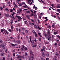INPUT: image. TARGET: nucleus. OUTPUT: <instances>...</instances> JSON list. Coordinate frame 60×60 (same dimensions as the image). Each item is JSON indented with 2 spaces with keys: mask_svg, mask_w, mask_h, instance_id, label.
Segmentation results:
<instances>
[{
  "mask_svg": "<svg viewBox=\"0 0 60 60\" xmlns=\"http://www.w3.org/2000/svg\"><path fill=\"white\" fill-rule=\"evenodd\" d=\"M19 32H20L21 31V30L20 29H19Z\"/></svg>",
  "mask_w": 60,
  "mask_h": 60,
  "instance_id": "nucleus-42",
  "label": "nucleus"
},
{
  "mask_svg": "<svg viewBox=\"0 0 60 60\" xmlns=\"http://www.w3.org/2000/svg\"><path fill=\"white\" fill-rule=\"evenodd\" d=\"M3 9V8L2 7H0V10H2Z\"/></svg>",
  "mask_w": 60,
  "mask_h": 60,
  "instance_id": "nucleus-43",
  "label": "nucleus"
},
{
  "mask_svg": "<svg viewBox=\"0 0 60 60\" xmlns=\"http://www.w3.org/2000/svg\"><path fill=\"white\" fill-rule=\"evenodd\" d=\"M22 29L23 30V31H24L25 29H24V28H22Z\"/></svg>",
  "mask_w": 60,
  "mask_h": 60,
  "instance_id": "nucleus-64",
  "label": "nucleus"
},
{
  "mask_svg": "<svg viewBox=\"0 0 60 60\" xmlns=\"http://www.w3.org/2000/svg\"><path fill=\"white\" fill-rule=\"evenodd\" d=\"M5 10L6 11H8V9L7 8H6L5 9Z\"/></svg>",
  "mask_w": 60,
  "mask_h": 60,
  "instance_id": "nucleus-58",
  "label": "nucleus"
},
{
  "mask_svg": "<svg viewBox=\"0 0 60 60\" xmlns=\"http://www.w3.org/2000/svg\"><path fill=\"white\" fill-rule=\"evenodd\" d=\"M10 11L11 12H12V11H13V10L12 9H10Z\"/></svg>",
  "mask_w": 60,
  "mask_h": 60,
  "instance_id": "nucleus-29",
  "label": "nucleus"
},
{
  "mask_svg": "<svg viewBox=\"0 0 60 60\" xmlns=\"http://www.w3.org/2000/svg\"><path fill=\"white\" fill-rule=\"evenodd\" d=\"M46 38L49 41H50L51 40V37L49 36H47L46 37Z\"/></svg>",
  "mask_w": 60,
  "mask_h": 60,
  "instance_id": "nucleus-3",
  "label": "nucleus"
},
{
  "mask_svg": "<svg viewBox=\"0 0 60 60\" xmlns=\"http://www.w3.org/2000/svg\"><path fill=\"white\" fill-rule=\"evenodd\" d=\"M10 38L11 39H12V40L14 39V38H12L11 37H10Z\"/></svg>",
  "mask_w": 60,
  "mask_h": 60,
  "instance_id": "nucleus-55",
  "label": "nucleus"
},
{
  "mask_svg": "<svg viewBox=\"0 0 60 60\" xmlns=\"http://www.w3.org/2000/svg\"><path fill=\"white\" fill-rule=\"evenodd\" d=\"M56 57H55L54 58H53V60H57V59H56Z\"/></svg>",
  "mask_w": 60,
  "mask_h": 60,
  "instance_id": "nucleus-15",
  "label": "nucleus"
},
{
  "mask_svg": "<svg viewBox=\"0 0 60 60\" xmlns=\"http://www.w3.org/2000/svg\"><path fill=\"white\" fill-rule=\"evenodd\" d=\"M39 41H41V38H39Z\"/></svg>",
  "mask_w": 60,
  "mask_h": 60,
  "instance_id": "nucleus-63",
  "label": "nucleus"
},
{
  "mask_svg": "<svg viewBox=\"0 0 60 60\" xmlns=\"http://www.w3.org/2000/svg\"><path fill=\"white\" fill-rule=\"evenodd\" d=\"M48 27H49V28L50 29V28H51V26L50 25H49L48 26Z\"/></svg>",
  "mask_w": 60,
  "mask_h": 60,
  "instance_id": "nucleus-36",
  "label": "nucleus"
},
{
  "mask_svg": "<svg viewBox=\"0 0 60 60\" xmlns=\"http://www.w3.org/2000/svg\"><path fill=\"white\" fill-rule=\"evenodd\" d=\"M13 4L15 5V6H17V5H16V4H15V2H14Z\"/></svg>",
  "mask_w": 60,
  "mask_h": 60,
  "instance_id": "nucleus-44",
  "label": "nucleus"
},
{
  "mask_svg": "<svg viewBox=\"0 0 60 60\" xmlns=\"http://www.w3.org/2000/svg\"><path fill=\"white\" fill-rule=\"evenodd\" d=\"M49 43V42H45V44H48Z\"/></svg>",
  "mask_w": 60,
  "mask_h": 60,
  "instance_id": "nucleus-60",
  "label": "nucleus"
},
{
  "mask_svg": "<svg viewBox=\"0 0 60 60\" xmlns=\"http://www.w3.org/2000/svg\"><path fill=\"white\" fill-rule=\"evenodd\" d=\"M43 51H44V50H43V49H41V51H42V52H43Z\"/></svg>",
  "mask_w": 60,
  "mask_h": 60,
  "instance_id": "nucleus-61",
  "label": "nucleus"
},
{
  "mask_svg": "<svg viewBox=\"0 0 60 60\" xmlns=\"http://www.w3.org/2000/svg\"><path fill=\"white\" fill-rule=\"evenodd\" d=\"M18 45V44H14V46H15V47H16V46H17V45Z\"/></svg>",
  "mask_w": 60,
  "mask_h": 60,
  "instance_id": "nucleus-54",
  "label": "nucleus"
},
{
  "mask_svg": "<svg viewBox=\"0 0 60 60\" xmlns=\"http://www.w3.org/2000/svg\"><path fill=\"white\" fill-rule=\"evenodd\" d=\"M5 32H6V34H8V31L6 30V31Z\"/></svg>",
  "mask_w": 60,
  "mask_h": 60,
  "instance_id": "nucleus-53",
  "label": "nucleus"
},
{
  "mask_svg": "<svg viewBox=\"0 0 60 60\" xmlns=\"http://www.w3.org/2000/svg\"><path fill=\"white\" fill-rule=\"evenodd\" d=\"M31 38H32V37H31V36H30V42H31Z\"/></svg>",
  "mask_w": 60,
  "mask_h": 60,
  "instance_id": "nucleus-18",
  "label": "nucleus"
},
{
  "mask_svg": "<svg viewBox=\"0 0 60 60\" xmlns=\"http://www.w3.org/2000/svg\"><path fill=\"white\" fill-rule=\"evenodd\" d=\"M34 40H32L31 43H32V45H33V44H34Z\"/></svg>",
  "mask_w": 60,
  "mask_h": 60,
  "instance_id": "nucleus-11",
  "label": "nucleus"
},
{
  "mask_svg": "<svg viewBox=\"0 0 60 60\" xmlns=\"http://www.w3.org/2000/svg\"><path fill=\"white\" fill-rule=\"evenodd\" d=\"M3 48L4 49H5V46H3Z\"/></svg>",
  "mask_w": 60,
  "mask_h": 60,
  "instance_id": "nucleus-49",
  "label": "nucleus"
},
{
  "mask_svg": "<svg viewBox=\"0 0 60 60\" xmlns=\"http://www.w3.org/2000/svg\"><path fill=\"white\" fill-rule=\"evenodd\" d=\"M5 16L7 17V18H9L10 15L9 14H6L5 15Z\"/></svg>",
  "mask_w": 60,
  "mask_h": 60,
  "instance_id": "nucleus-6",
  "label": "nucleus"
},
{
  "mask_svg": "<svg viewBox=\"0 0 60 60\" xmlns=\"http://www.w3.org/2000/svg\"><path fill=\"white\" fill-rule=\"evenodd\" d=\"M24 49H25V50H27V48H26V47H25Z\"/></svg>",
  "mask_w": 60,
  "mask_h": 60,
  "instance_id": "nucleus-59",
  "label": "nucleus"
},
{
  "mask_svg": "<svg viewBox=\"0 0 60 60\" xmlns=\"http://www.w3.org/2000/svg\"><path fill=\"white\" fill-rule=\"evenodd\" d=\"M25 56H27V53L26 52L25 53Z\"/></svg>",
  "mask_w": 60,
  "mask_h": 60,
  "instance_id": "nucleus-27",
  "label": "nucleus"
},
{
  "mask_svg": "<svg viewBox=\"0 0 60 60\" xmlns=\"http://www.w3.org/2000/svg\"><path fill=\"white\" fill-rule=\"evenodd\" d=\"M35 6L34 5L33 6V9H34V8H35Z\"/></svg>",
  "mask_w": 60,
  "mask_h": 60,
  "instance_id": "nucleus-46",
  "label": "nucleus"
},
{
  "mask_svg": "<svg viewBox=\"0 0 60 60\" xmlns=\"http://www.w3.org/2000/svg\"><path fill=\"white\" fill-rule=\"evenodd\" d=\"M22 4H25V2H23L22 3Z\"/></svg>",
  "mask_w": 60,
  "mask_h": 60,
  "instance_id": "nucleus-56",
  "label": "nucleus"
},
{
  "mask_svg": "<svg viewBox=\"0 0 60 60\" xmlns=\"http://www.w3.org/2000/svg\"><path fill=\"white\" fill-rule=\"evenodd\" d=\"M55 55L57 56H58V53H57V52H56V53Z\"/></svg>",
  "mask_w": 60,
  "mask_h": 60,
  "instance_id": "nucleus-22",
  "label": "nucleus"
},
{
  "mask_svg": "<svg viewBox=\"0 0 60 60\" xmlns=\"http://www.w3.org/2000/svg\"><path fill=\"white\" fill-rule=\"evenodd\" d=\"M48 50H50L51 49H50V47H49L48 48Z\"/></svg>",
  "mask_w": 60,
  "mask_h": 60,
  "instance_id": "nucleus-37",
  "label": "nucleus"
},
{
  "mask_svg": "<svg viewBox=\"0 0 60 60\" xmlns=\"http://www.w3.org/2000/svg\"><path fill=\"white\" fill-rule=\"evenodd\" d=\"M57 37H58V38H60V36H59V35H57L56 36Z\"/></svg>",
  "mask_w": 60,
  "mask_h": 60,
  "instance_id": "nucleus-23",
  "label": "nucleus"
},
{
  "mask_svg": "<svg viewBox=\"0 0 60 60\" xmlns=\"http://www.w3.org/2000/svg\"><path fill=\"white\" fill-rule=\"evenodd\" d=\"M0 47H3L4 46V45L3 44H1L0 45Z\"/></svg>",
  "mask_w": 60,
  "mask_h": 60,
  "instance_id": "nucleus-32",
  "label": "nucleus"
},
{
  "mask_svg": "<svg viewBox=\"0 0 60 60\" xmlns=\"http://www.w3.org/2000/svg\"><path fill=\"white\" fill-rule=\"evenodd\" d=\"M32 24L33 25V26H34V24L33 23H30V25H31Z\"/></svg>",
  "mask_w": 60,
  "mask_h": 60,
  "instance_id": "nucleus-47",
  "label": "nucleus"
},
{
  "mask_svg": "<svg viewBox=\"0 0 60 60\" xmlns=\"http://www.w3.org/2000/svg\"><path fill=\"white\" fill-rule=\"evenodd\" d=\"M1 56H4V54L3 53H2L1 54Z\"/></svg>",
  "mask_w": 60,
  "mask_h": 60,
  "instance_id": "nucleus-26",
  "label": "nucleus"
},
{
  "mask_svg": "<svg viewBox=\"0 0 60 60\" xmlns=\"http://www.w3.org/2000/svg\"><path fill=\"white\" fill-rule=\"evenodd\" d=\"M57 32H55L54 33V34H55V35H56V34H57Z\"/></svg>",
  "mask_w": 60,
  "mask_h": 60,
  "instance_id": "nucleus-28",
  "label": "nucleus"
},
{
  "mask_svg": "<svg viewBox=\"0 0 60 60\" xmlns=\"http://www.w3.org/2000/svg\"><path fill=\"white\" fill-rule=\"evenodd\" d=\"M32 32L33 33H34V34H36V32H35V31H34V30H33V31H32Z\"/></svg>",
  "mask_w": 60,
  "mask_h": 60,
  "instance_id": "nucleus-20",
  "label": "nucleus"
},
{
  "mask_svg": "<svg viewBox=\"0 0 60 60\" xmlns=\"http://www.w3.org/2000/svg\"><path fill=\"white\" fill-rule=\"evenodd\" d=\"M25 8H27V6L26 4H25Z\"/></svg>",
  "mask_w": 60,
  "mask_h": 60,
  "instance_id": "nucleus-52",
  "label": "nucleus"
},
{
  "mask_svg": "<svg viewBox=\"0 0 60 60\" xmlns=\"http://www.w3.org/2000/svg\"><path fill=\"white\" fill-rule=\"evenodd\" d=\"M50 30H49L47 32V33H48V35H49V36H50V35H49V34H50Z\"/></svg>",
  "mask_w": 60,
  "mask_h": 60,
  "instance_id": "nucleus-9",
  "label": "nucleus"
},
{
  "mask_svg": "<svg viewBox=\"0 0 60 60\" xmlns=\"http://www.w3.org/2000/svg\"><path fill=\"white\" fill-rule=\"evenodd\" d=\"M13 25H12L11 26V29L13 30Z\"/></svg>",
  "mask_w": 60,
  "mask_h": 60,
  "instance_id": "nucleus-19",
  "label": "nucleus"
},
{
  "mask_svg": "<svg viewBox=\"0 0 60 60\" xmlns=\"http://www.w3.org/2000/svg\"><path fill=\"white\" fill-rule=\"evenodd\" d=\"M30 11H28L26 12V13H30Z\"/></svg>",
  "mask_w": 60,
  "mask_h": 60,
  "instance_id": "nucleus-34",
  "label": "nucleus"
},
{
  "mask_svg": "<svg viewBox=\"0 0 60 60\" xmlns=\"http://www.w3.org/2000/svg\"><path fill=\"white\" fill-rule=\"evenodd\" d=\"M42 55L43 57H45V54H44V52H42Z\"/></svg>",
  "mask_w": 60,
  "mask_h": 60,
  "instance_id": "nucleus-10",
  "label": "nucleus"
},
{
  "mask_svg": "<svg viewBox=\"0 0 60 60\" xmlns=\"http://www.w3.org/2000/svg\"><path fill=\"white\" fill-rule=\"evenodd\" d=\"M22 18L23 19V20H26V18H25L24 17H23Z\"/></svg>",
  "mask_w": 60,
  "mask_h": 60,
  "instance_id": "nucleus-38",
  "label": "nucleus"
},
{
  "mask_svg": "<svg viewBox=\"0 0 60 60\" xmlns=\"http://www.w3.org/2000/svg\"><path fill=\"white\" fill-rule=\"evenodd\" d=\"M18 53H19V55H21V53L20 52H19Z\"/></svg>",
  "mask_w": 60,
  "mask_h": 60,
  "instance_id": "nucleus-62",
  "label": "nucleus"
},
{
  "mask_svg": "<svg viewBox=\"0 0 60 60\" xmlns=\"http://www.w3.org/2000/svg\"><path fill=\"white\" fill-rule=\"evenodd\" d=\"M8 31H9V32H11V30L10 29H8Z\"/></svg>",
  "mask_w": 60,
  "mask_h": 60,
  "instance_id": "nucleus-35",
  "label": "nucleus"
},
{
  "mask_svg": "<svg viewBox=\"0 0 60 60\" xmlns=\"http://www.w3.org/2000/svg\"><path fill=\"white\" fill-rule=\"evenodd\" d=\"M52 27H53V28H54L55 27V24H53L52 25Z\"/></svg>",
  "mask_w": 60,
  "mask_h": 60,
  "instance_id": "nucleus-41",
  "label": "nucleus"
},
{
  "mask_svg": "<svg viewBox=\"0 0 60 60\" xmlns=\"http://www.w3.org/2000/svg\"><path fill=\"white\" fill-rule=\"evenodd\" d=\"M57 43H56L54 44V45L55 46H57Z\"/></svg>",
  "mask_w": 60,
  "mask_h": 60,
  "instance_id": "nucleus-48",
  "label": "nucleus"
},
{
  "mask_svg": "<svg viewBox=\"0 0 60 60\" xmlns=\"http://www.w3.org/2000/svg\"><path fill=\"white\" fill-rule=\"evenodd\" d=\"M46 56L47 57H49V55L48 54H46Z\"/></svg>",
  "mask_w": 60,
  "mask_h": 60,
  "instance_id": "nucleus-33",
  "label": "nucleus"
},
{
  "mask_svg": "<svg viewBox=\"0 0 60 60\" xmlns=\"http://www.w3.org/2000/svg\"><path fill=\"white\" fill-rule=\"evenodd\" d=\"M25 32H26V33H28V32L27 30H25Z\"/></svg>",
  "mask_w": 60,
  "mask_h": 60,
  "instance_id": "nucleus-40",
  "label": "nucleus"
},
{
  "mask_svg": "<svg viewBox=\"0 0 60 60\" xmlns=\"http://www.w3.org/2000/svg\"><path fill=\"white\" fill-rule=\"evenodd\" d=\"M30 53L31 55H32V56H34V54L33 53V52L32 51H30Z\"/></svg>",
  "mask_w": 60,
  "mask_h": 60,
  "instance_id": "nucleus-8",
  "label": "nucleus"
},
{
  "mask_svg": "<svg viewBox=\"0 0 60 60\" xmlns=\"http://www.w3.org/2000/svg\"><path fill=\"white\" fill-rule=\"evenodd\" d=\"M1 31L2 33H3V32H4V33H5V34H6L5 33V32L6 30H5L4 28L3 29H2L1 30Z\"/></svg>",
  "mask_w": 60,
  "mask_h": 60,
  "instance_id": "nucleus-1",
  "label": "nucleus"
},
{
  "mask_svg": "<svg viewBox=\"0 0 60 60\" xmlns=\"http://www.w3.org/2000/svg\"><path fill=\"white\" fill-rule=\"evenodd\" d=\"M27 21H26V20L24 21V23L26 24H27Z\"/></svg>",
  "mask_w": 60,
  "mask_h": 60,
  "instance_id": "nucleus-31",
  "label": "nucleus"
},
{
  "mask_svg": "<svg viewBox=\"0 0 60 60\" xmlns=\"http://www.w3.org/2000/svg\"><path fill=\"white\" fill-rule=\"evenodd\" d=\"M19 6H22V3H19Z\"/></svg>",
  "mask_w": 60,
  "mask_h": 60,
  "instance_id": "nucleus-30",
  "label": "nucleus"
},
{
  "mask_svg": "<svg viewBox=\"0 0 60 60\" xmlns=\"http://www.w3.org/2000/svg\"><path fill=\"white\" fill-rule=\"evenodd\" d=\"M56 11H57V12H59V11H60V9H57L56 10H55Z\"/></svg>",
  "mask_w": 60,
  "mask_h": 60,
  "instance_id": "nucleus-25",
  "label": "nucleus"
},
{
  "mask_svg": "<svg viewBox=\"0 0 60 60\" xmlns=\"http://www.w3.org/2000/svg\"><path fill=\"white\" fill-rule=\"evenodd\" d=\"M26 17L29 19H30L29 18V17L28 16V15H27Z\"/></svg>",
  "mask_w": 60,
  "mask_h": 60,
  "instance_id": "nucleus-21",
  "label": "nucleus"
},
{
  "mask_svg": "<svg viewBox=\"0 0 60 60\" xmlns=\"http://www.w3.org/2000/svg\"><path fill=\"white\" fill-rule=\"evenodd\" d=\"M33 56H31V60H33L34 59V58L33 57Z\"/></svg>",
  "mask_w": 60,
  "mask_h": 60,
  "instance_id": "nucleus-14",
  "label": "nucleus"
},
{
  "mask_svg": "<svg viewBox=\"0 0 60 60\" xmlns=\"http://www.w3.org/2000/svg\"><path fill=\"white\" fill-rule=\"evenodd\" d=\"M34 27L36 28L37 29H38H38H39V30H41V28L39 27V26H38V27L37 26V25H35L34 26Z\"/></svg>",
  "mask_w": 60,
  "mask_h": 60,
  "instance_id": "nucleus-2",
  "label": "nucleus"
},
{
  "mask_svg": "<svg viewBox=\"0 0 60 60\" xmlns=\"http://www.w3.org/2000/svg\"><path fill=\"white\" fill-rule=\"evenodd\" d=\"M16 17L18 19H19L20 20H21V19H22V18H21L20 16H19L18 15H16Z\"/></svg>",
  "mask_w": 60,
  "mask_h": 60,
  "instance_id": "nucleus-5",
  "label": "nucleus"
},
{
  "mask_svg": "<svg viewBox=\"0 0 60 60\" xmlns=\"http://www.w3.org/2000/svg\"><path fill=\"white\" fill-rule=\"evenodd\" d=\"M17 43H18V44H20V40L18 41H17Z\"/></svg>",
  "mask_w": 60,
  "mask_h": 60,
  "instance_id": "nucleus-16",
  "label": "nucleus"
},
{
  "mask_svg": "<svg viewBox=\"0 0 60 60\" xmlns=\"http://www.w3.org/2000/svg\"><path fill=\"white\" fill-rule=\"evenodd\" d=\"M14 44H13L11 43V46H12V47H14Z\"/></svg>",
  "mask_w": 60,
  "mask_h": 60,
  "instance_id": "nucleus-24",
  "label": "nucleus"
},
{
  "mask_svg": "<svg viewBox=\"0 0 60 60\" xmlns=\"http://www.w3.org/2000/svg\"><path fill=\"white\" fill-rule=\"evenodd\" d=\"M45 19H46V20H45V21H48V18H47V17H45Z\"/></svg>",
  "mask_w": 60,
  "mask_h": 60,
  "instance_id": "nucleus-12",
  "label": "nucleus"
},
{
  "mask_svg": "<svg viewBox=\"0 0 60 60\" xmlns=\"http://www.w3.org/2000/svg\"><path fill=\"white\" fill-rule=\"evenodd\" d=\"M50 7L53 10H55V11H56V9H54V8H52L51 7Z\"/></svg>",
  "mask_w": 60,
  "mask_h": 60,
  "instance_id": "nucleus-39",
  "label": "nucleus"
},
{
  "mask_svg": "<svg viewBox=\"0 0 60 60\" xmlns=\"http://www.w3.org/2000/svg\"><path fill=\"white\" fill-rule=\"evenodd\" d=\"M19 55L17 54L16 55V56H18L17 57V58H20V59H21L22 58V56H19Z\"/></svg>",
  "mask_w": 60,
  "mask_h": 60,
  "instance_id": "nucleus-4",
  "label": "nucleus"
},
{
  "mask_svg": "<svg viewBox=\"0 0 60 60\" xmlns=\"http://www.w3.org/2000/svg\"><path fill=\"white\" fill-rule=\"evenodd\" d=\"M35 34V36L36 38H37L38 37V35H37V33H36Z\"/></svg>",
  "mask_w": 60,
  "mask_h": 60,
  "instance_id": "nucleus-13",
  "label": "nucleus"
},
{
  "mask_svg": "<svg viewBox=\"0 0 60 60\" xmlns=\"http://www.w3.org/2000/svg\"><path fill=\"white\" fill-rule=\"evenodd\" d=\"M41 60H44L45 59L43 58H41Z\"/></svg>",
  "mask_w": 60,
  "mask_h": 60,
  "instance_id": "nucleus-51",
  "label": "nucleus"
},
{
  "mask_svg": "<svg viewBox=\"0 0 60 60\" xmlns=\"http://www.w3.org/2000/svg\"><path fill=\"white\" fill-rule=\"evenodd\" d=\"M37 9H38L37 7H35V9L36 10H37Z\"/></svg>",
  "mask_w": 60,
  "mask_h": 60,
  "instance_id": "nucleus-45",
  "label": "nucleus"
},
{
  "mask_svg": "<svg viewBox=\"0 0 60 60\" xmlns=\"http://www.w3.org/2000/svg\"><path fill=\"white\" fill-rule=\"evenodd\" d=\"M15 53H14L13 54V56L14 57L15 56Z\"/></svg>",
  "mask_w": 60,
  "mask_h": 60,
  "instance_id": "nucleus-50",
  "label": "nucleus"
},
{
  "mask_svg": "<svg viewBox=\"0 0 60 60\" xmlns=\"http://www.w3.org/2000/svg\"><path fill=\"white\" fill-rule=\"evenodd\" d=\"M22 9H19V10L18 11V13L19 14H20V12L22 11Z\"/></svg>",
  "mask_w": 60,
  "mask_h": 60,
  "instance_id": "nucleus-7",
  "label": "nucleus"
},
{
  "mask_svg": "<svg viewBox=\"0 0 60 60\" xmlns=\"http://www.w3.org/2000/svg\"><path fill=\"white\" fill-rule=\"evenodd\" d=\"M44 36H45V37H47V36H47V34L46 33H45V34H44Z\"/></svg>",
  "mask_w": 60,
  "mask_h": 60,
  "instance_id": "nucleus-17",
  "label": "nucleus"
},
{
  "mask_svg": "<svg viewBox=\"0 0 60 60\" xmlns=\"http://www.w3.org/2000/svg\"><path fill=\"white\" fill-rule=\"evenodd\" d=\"M22 34H23V35H25V33L24 32H22Z\"/></svg>",
  "mask_w": 60,
  "mask_h": 60,
  "instance_id": "nucleus-57",
  "label": "nucleus"
}]
</instances>
